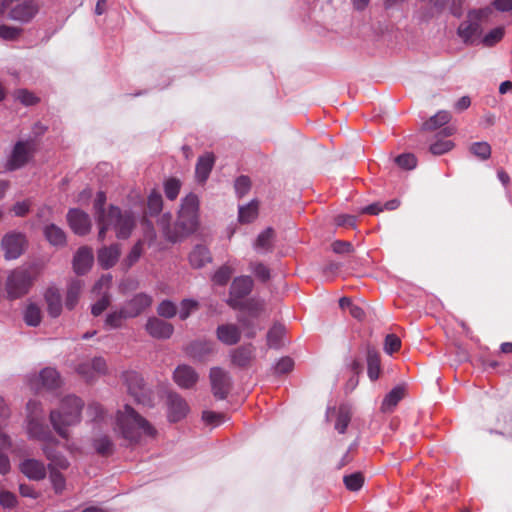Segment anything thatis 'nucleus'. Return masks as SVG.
<instances>
[{"label":"nucleus","instance_id":"obj_1","mask_svg":"<svg viewBox=\"0 0 512 512\" xmlns=\"http://www.w3.org/2000/svg\"><path fill=\"white\" fill-rule=\"evenodd\" d=\"M198 210L199 198L197 195L190 193L182 200L175 228L170 227L171 214H164L158 220V224L161 226L165 238L175 243L182 236L194 232L198 225Z\"/></svg>","mask_w":512,"mask_h":512},{"label":"nucleus","instance_id":"obj_2","mask_svg":"<svg viewBox=\"0 0 512 512\" xmlns=\"http://www.w3.org/2000/svg\"><path fill=\"white\" fill-rule=\"evenodd\" d=\"M116 427L130 444L145 442L157 434L155 427L129 405L118 411Z\"/></svg>","mask_w":512,"mask_h":512},{"label":"nucleus","instance_id":"obj_3","mask_svg":"<svg viewBox=\"0 0 512 512\" xmlns=\"http://www.w3.org/2000/svg\"><path fill=\"white\" fill-rule=\"evenodd\" d=\"M136 215L131 210H122L117 206H110L98 217L99 233L98 239L103 241L106 232L111 230L118 239H127L136 226Z\"/></svg>","mask_w":512,"mask_h":512},{"label":"nucleus","instance_id":"obj_4","mask_svg":"<svg viewBox=\"0 0 512 512\" xmlns=\"http://www.w3.org/2000/svg\"><path fill=\"white\" fill-rule=\"evenodd\" d=\"M83 406L80 398L69 395L61 401L59 409L50 412V422L59 436L68 438L67 428L80 422Z\"/></svg>","mask_w":512,"mask_h":512},{"label":"nucleus","instance_id":"obj_5","mask_svg":"<svg viewBox=\"0 0 512 512\" xmlns=\"http://www.w3.org/2000/svg\"><path fill=\"white\" fill-rule=\"evenodd\" d=\"M36 276L29 267L20 266L8 272L5 281V293L8 300L24 297L30 291Z\"/></svg>","mask_w":512,"mask_h":512},{"label":"nucleus","instance_id":"obj_6","mask_svg":"<svg viewBox=\"0 0 512 512\" xmlns=\"http://www.w3.org/2000/svg\"><path fill=\"white\" fill-rule=\"evenodd\" d=\"M489 7L470 11L458 27V35L465 43H474L482 34V24L491 15Z\"/></svg>","mask_w":512,"mask_h":512},{"label":"nucleus","instance_id":"obj_7","mask_svg":"<svg viewBox=\"0 0 512 512\" xmlns=\"http://www.w3.org/2000/svg\"><path fill=\"white\" fill-rule=\"evenodd\" d=\"M45 413L39 402L30 400L27 403V433L35 440L50 439V430L44 425Z\"/></svg>","mask_w":512,"mask_h":512},{"label":"nucleus","instance_id":"obj_8","mask_svg":"<svg viewBox=\"0 0 512 512\" xmlns=\"http://www.w3.org/2000/svg\"><path fill=\"white\" fill-rule=\"evenodd\" d=\"M35 151V139L29 138L17 141L6 161V170L14 171L22 168L31 160Z\"/></svg>","mask_w":512,"mask_h":512},{"label":"nucleus","instance_id":"obj_9","mask_svg":"<svg viewBox=\"0 0 512 512\" xmlns=\"http://www.w3.org/2000/svg\"><path fill=\"white\" fill-rule=\"evenodd\" d=\"M42 451L48 460L49 470H65L69 467L67 458L57 449L59 441L50 432V439L40 440Z\"/></svg>","mask_w":512,"mask_h":512},{"label":"nucleus","instance_id":"obj_10","mask_svg":"<svg viewBox=\"0 0 512 512\" xmlns=\"http://www.w3.org/2000/svg\"><path fill=\"white\" fill-rule=\"evenodd\" d=\"M253 288V280L250 276L236 277L230 286L227 304L233 309L242 308V300L250 294Z\"/></svg>","mask_w":512,"mask_h":512},{"label":"nucleus","instance_id":"obj_11","mask_svg":"<svg viewBox=\"0 0 512 512\" xmlns=\"http://www.w3.org/2000/svg\"><path fill=\"white\" fill-rule=\"evenodd\" d=\"M213 395L218 399H225L232 387L229 372L220 367H213L209 374Z\"/></svg>","mask_w":512,"mask_h":512},{"label":"nucleus","instance_id":"obj_12","mask_svg":"<svg viewBox=\"0 0 512 512\" xmlns=\"http://www.w3.org/2000/svg\"><path fill=\"white\" fill-rule=\"evenodd\" d=\"M124 378L128 391L134 399L143 405L149 404L150 391L146 388L143 377L135 371H129L124 374Z\"/></svg>","mask_w":512,"mask_h":512},{"label":"nucleus","instance_id":"obj_13","mask_svg":"<svg viewBox=\"0 0 512 512\" xmlns=\"http://www.w3.org/2000/svg\"><path fill=\"white\" fill-rule=\"evenodd\" d=\"M26 244L27 240L24 234L19 232L7 233L1 241L5 259L14 260L19 258L23 254Z\"/></svg>","mask_w":512,"mask_h":512},{"label":"nucleus","instance_id":"obj_14","mask_svg":"<svg viewBox=\"0 0 512 512\" xmlns=\"http://www.w3.org/2000/svg\"><path fill=\"white\" fill-rule=\"evenodd\" d=\"M61 377L58 371L54 368L47 367L40 371L30 380V385L35 390L46 389L53 390L61 385Z\"/></svg>","mask_w":512,"mask_h":512},{"label":"nucleus","instance_id":"obj_15","mask_svg":"<svg viewBox=\"0 0 512 512\" xmlns=\"http://www.w3.org/2000/svg\"><path fill=\"white\" fill-rule=\"evenodd\" d=\"M38 11L39 4L35 0H25L9 11V18L20 23H28L36 16Z\"/></svg>","mask_w":512,"mask_h":512},{"label":"nucleus","instance_id":"obj_16","mask_svg":"<svg viewBox=\"0 0 512 512\" xmlns=\"http://www.w3.org/2000/svg\"><path fill=\"white\" fill-rule=\"evenodd\" d=\"M168 419L171 422H178L189 413L187 402L176 393H169L167 396Z\"/></svg>","mask_w":512,"mask_h":512},{"label":"nucleus","instance_id":"obj_17","mask_svg":"<svg viewBox=\"0 0 512 512\" xmlns=\"http://www.w3.org/2000/svg\"><path fill=\"white\" fill-rule=\"evenodd\" d=\"M153 299L146 293H138L122 307L126 317L135 318L152 305Z\"/></svg>","mask_w":512,"mask_h":512},{"label":"nucleus","instance_id":"obj_18","mask_svg":"<svg viewBox=\"0 0 512 512\" xmlns=\"http://www.w3.org/2000/svg\"><path fill=\"white\" fill-rule=\"evenodd\" d=\"M145 330L153 338L168 339L172 336L174 327L162 319L150 317L145 324Z\"/></svg>","mask_w":512,"mask_h":512},{"label":"nucleus","instance_id":"obj_19","mask_svg":"<svg viewBox=\"0 0 512 512\" xmlns=\"http://www.w3.org/2000/svg\"><path fill=\"white\" fill-rule=\"evenodd\" d=\"M68 223L74 233L85 235L91 229V221L85 212L79 209H70L67 214Z\"/></svg>","mask_w":512,"mask_h":512},{"label":"nucleus","instance_id":"obj_20","mask_svg":"<svg viewBox=\"0 0 512 512\" xmlns=\"http://www.w3.org/2000/svg\"><path fill=\"white\" fill-rule=\"evenodd\" d=\"M90 367L96 373L97 377L107 372L106 361L102 357H95L92 360L85 361L78 366L77 372L86 381H92L95 379V374L88 371V368Z\"/></svg>","mask_w":512,"mask_h":512},{"label":"nucleus","instance_id":"obj_21","mask_svg":"<svg viewBox=\"0 0 512 512\" xmlns=\"http://www.w3.org/2000/svg\"><path fill=\"white\" fill-rule=\"evenodd\" d=\"M93 261L94 256L91 248L87 246L79 248L73 258V269L75 273L78 275L86 274L90 270Z\"/></svg>","mask_w":512,"mask_h":512},{"label":"nucleus","instance_id":"obj_22","mask_svg":"<svg viewBox=\"0 0 512 512\" xmlns=\"http://www.w3.org/2000/svg\"><path fill=\"white\" fill-rule=\"evenodd\" d=\"M198 379L197 372L188 365H180L174 371V381L181 388H192Z\"/></svg>","mask_w":512,"mask_h":512},{"label":"nucleus","instance_id":"obj_23","mask_svg":"<svg viewBox=\"0 0 512 512\" xmlns=\"http://www.w3.org/2000/svg\"><path fill=\"white\" fill-rule=\"evenodd\" d=\"M21 472L30 480L39 481L46 477L47 469L44 463L37 459H26L20 464Z\"/></svg>","mask_w":512,"mask_h":512},{"label":"nucleus","instance_id":"obj_24","mask_svg":"<svg viewBox=\"0 0 512 512\" xmlns=\"http://www.w3.org/2000/svg\"><path fill=\"white\" fill-rule=\"evenodd\" d=\"M230 358L233 365L248 367L255 358V347L252 344L240 346L230 352Z\"/></svg>","mask_w":512,"mask_h":512},{"label":"nucleus","instance_id":"obj_25","mask_svg":"<svg viewBox=\"0 0 512 512\" xmlns=\"http://www.w3.org/2000/svg\"><path fill=\"white\" fill-rule=\"evenodd\" d=\"M217 339L228 346L237 344L241 339V330L235 324H221L216 329Z\"/></svg>","mask_w":512,"mask_h":512},{"label":"nucleus","instance_id":"obj_26","mask_svg":"<svg viewBox=\"0 0 512 512\" xmlns=\"http://www.w3.org/2000/svg\"><path fill=\"white\" fill-rule=\"evenodd\" d=\"M121 248L118 244H112L99 249L97 259L103 269L113 267L119 260Z\"/></svg>","mask_w":512,"mask_h":512},{"label":"nucleus","instance_id":"obj_27","mask_svg":"<svg viewBox=\"0 0 512 512\" xmlns=\"http://www.w3.org/2000/svg\"><path fill=\"white\" fill-rule=\"evenodd\" d=\"M214 163L215 157L212 153H205L198 158L195 168V176L199 183H204L208 179Z\"/></svg>","mask_w":512,"mask_h":512},{"label":"nucleus","instance_id":"obj_28","mask_svg":"<svg viewBox=\"0 0 512 512\" xmlns=\"http://www.w3.org/2000/svg\"><path fill=\"white\" fill-rule=\"evenodd\" d=\"M186 351L192 358L204 360L214 352V343L207 340H196L188 345Z\"/></svg>","mask_w":512,"mask_h":512},{"label":"nucleus","instance_id":"obj_29","mask_svg":"<svg viewBox=\"0 0 512 512\" xmlns=\"http://www.w3.org/2000/svg\"><path fill=\"white\" fill-rule=\"evenodd\" d=\"M44 299L49 316L52 318L60 316L62 312V297L58 289L54 287L48 288L44 294Z\"/></svg>","mask_w":512,"mask_h":512},{"label":"nucleus","instance_id":"obj_30","mask_svg":"<svg viewBox=\"0 0 512 512\" xmlns=\"http://www.w3.org/2000/svg\"><path fill=\"white\" fill-rule=\"evenodd\" d=\"M274 239L275 232L272 228L268 227L257 236L253 247L258 253L266 254L272 251Z\"/></svg>","mask_w":512,"mask_h":512},{"label":"nucleus","instance_id":"obj_31","mask_svg":"<svg viewBox=\"0 0 512 512\" xmlns=\"http://www.w3.org/2000/svg\"><path fill=\"white\" fill-rule=\"evenodd\" d=\"M211 255L209 250L202 245H197L189 254V262L194 268H202L207 263L211 262Z\"/></svg>","mask_w":512,"mask_h":512},{"label":"nucleus","instance_id":"obj_32","mask_svg":"<svg viewBox=\"0 0 512 512\" xmlns=\"http://www.w3.org/2000/svg\"><path fill=\"white\" fill-rule=\"evenodd\" d=\"M44 235L47 241L53 246L62 247L66 244L65 232L55 224L45 226Z\"/></svg>","mask_w":512,"mask_h":512},{"label":"nucleus","instance_id":"obj_33","mask_svg":"<svg viewBox=\"0 0 512 512\" xmlns=\"http://www.w3.org/2000/svg\"><path fill=\"white\" fill-rule=\"evenodd\" d=\"M24 321L28 326L36 327L41 323L42 310L36 303L27 304L24 310Z\"/></svg>","mask_w":512,"mask_h":512},{"label":"nucleus","instance_id":"obj_34","mask_svg":"<svg viewBox=\"0 0 512 512\" xmlns=\"http://www.w3.org/2000/svg\"><path fill=\"white\" fill-rule=\"evenodd\" d=\"M83 288V282L81 280L75 279L69 283L65 305L68 309H73L78 302L79 295Z\"/></svg>","mask_w":512,"mask_h":512},{"label":"nucleus","instance_id":"obj_35","mask_svg":"<svg viewBox=\"0 0 512 512\" xmlns=\"http://www.w3.org/2000/svg\"><path fill=\"white\" fill-rule=\"evenodd\" d=\"M451 119V115L448 111L442 110L433 115L432 117L427 120L423 126L422 129L426 131H433L437 128L445 125L448 123Z\"/></svg>","mask_w":512,"mask_h":512},{"label":"nucleus","instance_id":"obj_36","mask_svg":"<svg viewBox=\"0 0 512 512\" xmlns=\"http://www.w3.org/2000/svg\"><path fill=\"white\" fill-rule=\"evenodd\" d=\"M367 366H368V376L374 381L378 379L380 374V358L378 353L372 349H367Z\"/></svg>","mask_w":512,"mask_h":512},{"label":"nucleus","instance_id":"obj_37","mask_svg":"<svg viewBox=\"0 0 512 512\" xmlns=\"http://www.w3.org/2000/svg\"><path fill=\"white\" fill-rule=\"evenodd\" d=\"M352 417L351 408L348 405H341L338 409L335 429L343 434L345 433Z\"/></svg>","mask_w":512,"mask_h":512},{"label":"nucleus","instance_id":"obj_38","mask_svg":"<svg viewBox=\"0 0 512 512\" xmlns=\"http://www.w3.org/2000/svg\"><path fill=\"white\" fill-rule=\"evenodd\" d=\"M404 396V388L401 386H397L393 388L384 398L382 402V410L383 411H390L392 410L398 402L403 398Z\"/></svg>","mask_w":512,"mask_h":512},{"label":"nucleus","instance_id":"obj_39","mask_svg":"<svg viewBox=\"0 0 512 512\" xmlns=\"http://www.w3.org/2000/svg\"><path fill=\"white\" fill-rule=\"evenodd\" d=\"M258 216V202L253 200L247 205L239 207V221L242 223H250Z\"/></svg>","mask_w":512,"mask_h":512},{"label":"nucleus","instance_id":"obj_40","mask_svg":"<svg viewBox=\"0 0 512 512\" xmlns=\"http://www.w3.org/2000/svg\"><path fill=\"white\" fill-rule=\"evenodd\" d=\"M285 332L284 326L275 324L267 334V344L270 348H279L282 344V338Z\"/></svg>","mask_w":512,"mask_h":512},{"label":"nucleus","instance_id":"obj_41","mask_svg":"<svg viewBox=\"0 0 512 512\" xmlns=\"http://www.w3.org/2000/svg\"><path fill=\"white\" fill-rule=\"evenodd\" d=\"M505 30L503 27H496L488 32L481 40L482 44L486 47H492L502 40Z\"/></svg>","mask_w":512,"mask_h":512},{"label":"nucleus","instance_id":"obj_42","mask_svg":"<svg viewBox=\"0 0 512 512\" xmlns=\"http://www.w3.org/2000/svg\"><path fill=\"white\" fill-rule=\"evenodd\" d=\"M125 319H128V317H126V313L121 307L120 310L113 311L106 316L105 325L109 328H119Z\"/></svg>","mask_w":512,"mask_h":512},{"label":"nucleus","instance_id":"obj_43","mask_svg":"<svg viewBox=\"0 0 512 512\" xmlns=\"http://www.w3.org/2000/svg\"><path fill=\"white\" fill-rule=\"evenodd\" d=\"M199 308V303L194 299H183L180 303L179 317L181 320L187 319L193 312Z\"/></svg>","mask_w":512,"mask_h":512},{"label":"nucleus","instance_id":"obj_44","mask_svg":"<svg viewBox=\"0 0 512 512\" xmlns=\"http://www.w3.org/2000/svg\"><path fill=\"white\" fill-rule=\"evenodd\" d=\"M93 445L95 450L102 455H108L113 450V444L110 438L106 435L95 438Z\"/></svg>","mask_w":512,"mask_h":512},{"label":"nucleus","instance_id":"obj_45","mask_svg":"<svg viewBox=\"0 0 512 512\" xmlns=\"http://www.w3.org/2000/svg\"><path fill=\"white\" fill-rule=\"evenodd\" d=\"M470 152L481 160H487L491 155V147L487 142H475L471 144Z\"/></svg>","mask_w":512,"mask_h":512},{"label":"nucleus","instance_id":"obj_46","mask_svg":"<svg viewBox=\"0 0 512 512\" xmlns=\"http://www.w3.org/2000/svg\"><path fill=\"white\" fill-rule=\"evenodd\" d=\"M148 210L150 215H157L162 210V196L159 192L153 190L148 196Z\"/></svg>","mask_w":512,"mask_h":512},{"label":"nucleus","instance_id":"obj_47","mask_svg":"<svg viewBox=\"0 0 512 512\" xmlns=\"http://www.w3.org/2000/svg\"><path fill=\"white\" fill-rule=\"evenodd\" d=\"M181 182L176 178L168 179L164 184V192L169 200H175L179 194Z\"/></svg>","mask_w":512,"mask_h":512},{"label":"nucleus","instance_id":"obj_48","mask_svg":"<svg viewBox=\"0 0 512 512\" xmlns=\"http://www.w3.org/2000/svg\"><path fill=\"white\" fill-rule=\"evenodd\" d=\"M364 483V478L361 473L356 472L344 477V484L350 491H358Z\"/></svg>","mask_w":512,"mask_h":512},{"label":"nucleus","instance_id":"obj_49","mask_svg":"<svg viewBox=\"0 0 512 512\" xmlns=\"http://www.w3.org/2000/svg\"><path fill=\"white\" fill-rule=\"evenodd\" d=\"M233 274V269L227 265L220 267L213 275L212 281L217 285H225Z\"/></svg>","mask_w":512,"mask_h":512},{"label":"nucleus","instance_id":"obj_50","mask_svg":"<svg viewBox=\"0 0 512 512\" xmlns=\"http://www.w3.org/2000/svg\"><path fill=\"white\" fill-rule=\"evenodd\" d=\"M157 313L164 318H173L177 314L175 303L170 300H163L157 307Z\"/></svg>","mask_w":512,"mask_h":512},{"label":"nucleus","instance_id":"obj_51","mask_svg":"<svg viewBox=\"0 0 512 512\" xmlns=\"http://www.w3.org/2000/svg\"><path fill=\"white\" fill-rule=\"evenodd\" d=\"M395 162L399 167L405 170H412L416 167L417 159L411 153H405L395 158Z\"/></svg>","mask_w":512,"mask_h":512},{"label":"nucleus","instance_id":"obj_52","mask_svg":"<svg viewBox=\"0 0 512 512\" xmlns=\"http://www.w3.org/2000/svg\"><path fill=\"white\" fill-rule=\"evenodd\" d=\"M111 283H112V275L111 274L102 275L99 278V280L95 283V285L93 287V292L102 296L105 293H108Z\"/></svg>","mask_w":512,"mask_h":512},{"label":"nucleus","instance_id":"obj_53","mask_svg":"<svg viewBox=\"0 0 512 512\" xmlns=\"http://www.w3.org/2000/svg\"><path fill=\"white\" fill-rule=\"evenodd\" d=\"M142 254V242L138 241L130 250L129 254L124 259L123 263L127 268L132 267L140 258Z\"/></svg>","mask_w":512,"mask_h":512},{"label":"nucleus","instance_id":"obj_54","mask_svg":"<svg viewBox=\"0 0 512 512\" xmlns=\"http://www.w3.org/2000/svg\"><path fill=\"white\" fill-rule=\"evenodd\" d=\"M234 187L238 197H243L249 192L251 188V181L247 176H239L235 180Z\"/></svg>","mask_w":512,"mask_h":512},{"label":"nucleus","instance_id":"obj_55","mask_svg":"<svg viewBox=\"0 0 512 512\" xmlns=\"http://www.w3.org/2000/svg\"><path fill=\"white\" fill-rule=\"evenodd\" d=\"M454 144L450 140H439L430 146V152L434 155H442L453 148Z\"/></svg>","mask_w":512,"mask_h":512},{"label":"nucleus","instance_id":"obj_56","mask_svg":"<svg viewBox=\"0 0 512 512\" xmlns=\"http://www.w3.org/2000/svg\"><path fill=\"white\" fill-rule=\"evenodd\" d=\"M401 346V340L394 334H388L385 338L384 342V351L387 354H392L399 350Z\"/></svg>","mask_w":512,"mask_h":512},{"label":"nucleus","instance_id":"obj_57","mask_svg":"<svg viewBox=\"0 0 512 512\" xmlns=\"http://www.w3.org/2000/svg\"><path fill=\"white\" fill-rule=\"evenodd\" d=\"M50 480L56 493H61L65 489V478L59 470H49Z\"/></svg>","mask_w":512,"mask_h":512},{"label":"nucleus","instance_id":"obj_58","mask_svg":"<svg viewBox=\"0 0 512 512\" xmlns=\"http://www.w3.org/2000/svg\"><path fill=\"white\" fill-rule=\"evenodd\" d=\"M250 269L255 274V276L259 278L261 281L265 282L270 279V270L264 264L252 263L250 265Z\"/></svg>","mask_w":512,"mask_h":512},{"label":"nucleus","instance_id":"obj_59","mask_svg":"<svg viewBox=\"0 0 512 512\" xmlns=\"http://www.w3.org/2000/svg\"><path fill=\"white\" fill-rule=\"evenodd\" d=\"M110 305V294L105 293L101 298L92 305L91 313L94 316H99Z\"/></svg>","mask_w":512,"mask_h":512},{"label":"nucleus","instance_id":"obj_60","mask_svg":"<svg viewBox=\"0 0 512 512\" xmlns=\"http://www.w3.org/2000/svg\"><path fill=\"white\" fill-rule=\"evenodd\" d=\"M16 98L26 106L34 105L39 101L38 97L25 89L18 90L16 92Z\"/></svg>","mask_w":512,"mask_h":512},{"label":"nucleus","instance_id":"obj_61","mask_svg":"<svg viewBox=\"0 0 512 512\" xmlns=\"http://www.w3.org/2000/svg\"><path fill=\"white\" fill-rule=\"evenodd\" d=\"M202 419L206 424L218 426L224 421V416L223 414L216 413L213 411H204L202 413Z\"/></svg>","mask_w":512,"mask_h":512},{"label":"nucleus","instance_id":"obj_62","mask_svg":"<svg viewBox=\"0 0 512 512\" xmlns=\"http://www.w3.org/2000/svg\"><path fill=\"white\" fill-rule=\"evenodd\" d=\"M21 31L22 30L20 28L10 27L7 25H1L0 26V37L5 40H13V39H16L20 35Z\"/></svg>","mask_w":512,"mask_h":512},{"label":"nucleus","instance_id":"obj_63","mask_svg":"<svg viewBox=\"0 0 512 512\" xmlns=\"http://www.w3.org/2000/svg\"><path fill=\"white\" fill-rule=\"evenodd\" d=\"M294 362L289 357L281 358L275 365V371L279 374L288 373L292 370Z\"/></svg>","mask_w":512,"mask_h":512},{"label":"nucleus","instance_id":"obj_64","mask_svg":"<svg viewBox=\"0 0 512 512\" xmlns=\"http://www.w3.org/2000/svg\"><path fill=\"white\" fill-rule=\"evenodd\" d=\"M252 316H257L264 309V302L260 300H249L245 306L242 305Z\"/></svg>","mask_w":512,"mask_h":512}]
</instances>
